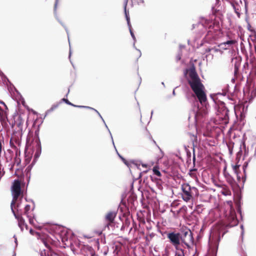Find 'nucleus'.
I'll use <instances>...</instances> for the list:
<instances>
[{"mask_svg":"<svg viewBox=\"0 0 256 256\" xmlns=\"http://www.w3.org/2000/svg\"><path fill=\"white\" fill-rule=\"evenodd\" d=\"M129 29H130V34H131V36H132L134 38V34L133 33V32H132V26H129Z\"/></svg>","mask_w":256,"mask_h":256,"instance_id":"25","label":"nucleus"},{"mask_svg":"<svg viewBox=\"0 0 256 256\" xmlns=\"http://www.w3.org/2000/svg\"><path fill=\"white\" fill-rule=\"evenodd\" d=\"M142 166L144 167H146V164H142Z\"/></svg>","mask_w":256,"mask_h":256,"instance_id":"36","label":"nucleus"},{"mask_svg":"<svg viewBox=\"0 0 256 256\" xmlns=\"http://www.w3.org/2000/svg\"><path fill=\"white\" fill-rule=\"evenodd\" d=\"M30 232L32 234H36L37 236H40V234L38 232H35L34 230H32V229H30Z\"/></svg>","mask_w":256,"mask_h":256,"instance_id":"23","label":"nucleus"},{"mask_svg":"<svg viewBox=\"0 0 256 256\" xmlns=\"http://www.w3.org/2000/svg\"><path fill=\"white\" fill-rule=\"evenodd\" d=\"M240 166L238 165H235L233 166V169L234 170L235 173L238 174V170L239 169Z\"/></svg>","mask_w":256,"mask_h":256,"instance_id":"22","label":"nucleus"},{"mask_svg":"<svg viewBox=\"0 0 256 256\" xmlns=\"http://www.w3.org/2000/svg\"><path fill=\"white\" fill-rule=\"evenodd\" d=\"M251 62L252 63V72L256 71V60H252Z\"/></svg>","mask_w":256,"mask_h":256,"instance_id":"20","label":"nucleus"},{"mask_svg":"<svg viewBox=\"0 0 256 256\" xmlns=\"http://www.w3.org/2000/svg\"><path fill=\"white\" fill-rule=\"evenodd\" d=\"M41 256H53V254L51 252H47L45 250H42L40 252Z\"/></svg>","mask_w":256,"mask_h":256,"instance_id":"16","label":"nucleus"},{"mask_svg":"<svg viewBox=\"0 0 256 256\" xmlns=\"http://www.w3.org/2000/svg\"><path fill=\"white\" fill-rule=\"evenodd\" d=\"M124 228V226L123 225L121 228V230H122Z\"/></svg>","mask_w":256,"mask_h":256,"instance_id":"35","label":"nucleus"},{"mask_svg":"<svg viewBox=\"0 0 256 256\" xmlns=\"http://www.w3.org/2000/svg\"><path fill=\"white\" fill-rule=\"evenodd\" d=\"M180 240L188 248L190 249L193 247L194 240L192 233L190 229L185 228L182 230Z\"/></svg>","mask_w":256,"mask_h":256,"instance_id":"4","label":"nucleus"},{"mask_svg":"<svg viewBox=\"0 0 256 256\" xmlns=\"http://www.w3.org/2000/svg\"><path fill=\"white\" fill-rule=\"evenodd\" d=\"M229 110L226 107L224 103L222 102L218 104L216 116L215 120L217 124H226L228 123Z\"/></svg>","mask_w":256,"mask_h":256,"instance_id":"2","label":"nucleus"},{"mask_svg":"<svg viewBox=\"0 0 256 256\" xmlns=\"http://www.w3.org/2000/svg\"><path fill=\"white\" fill-rule=\"evenodd\" d=\"M188 76V82L191 89L200 102L202 104H204L207 100L206 95L204 92L205 88L194 68L190 70Z\"/></svg>","mask_w":256,"mask_h":256,"instance_id":"1","label":"nucleus"},{"mask_svg":"<svg viewBox=\"0 0 256 256\" xmlns=\"http://www.w3.org/2000/svg\"><path fill=\"white\" fill-rule=\"evenodd\" d=\"M20 160H19V162H18V164L20 163Z\"/></svg>","mask_w":256,"mask_h":256,"instance_id":"39","label":"nucleus"},{"mask_svg":"<svg viewBox=\"0 0 256 256\" xmlns=\"http://www.w3.org/2000/svg\"><path fill=\"white\" fill-rule=\"evenodd\" d=\"M182 190V200L186 202H192V201L194 199V196H198V190L195 187H192L188 184H184L181 186Z\"/></svg>","mask_w":256,"mask_h":256,"instance_id":"3","label":"nucleus"},{"mask_svg":"<svg viewBox=\"0 0 256 256\" xmlns=\"http://www.w3.org/2000/svg\"><path fill=\"white\" fill-rule=\"evenodd\" d=\"M150 140L152 142H153L154 143H156V142L152 139V138L150 136Z\"/></svg>","mask_w":256,"mask_h":256,"instance_id":"29","label":"nucleus"},{"mask_svg":"<svg viewBox=\"0 0 256 256\" xmlns=\"http://www.w3.org/2000/svg\"><path fill=\"white\" fill-rule=\"evenodd\" d=\"M2 148V145L1 142L0 141V156H1Z\"/></svg>","mask_w":256,"mask_h":256,"instance_id":"27","label":"nucleus"},{"mask_svg":"<svg viewBox=\"0 0 256 256\" xmlns=\"http://www.w3.org/2000/svg\"><path fill=\"white\" fill-rule=\"evenodd\" d=\"M156 154L158 155L156 156V159L157 160H158L162 158L163 154L160 149L159 148H156Z\"/></svg>","mask_w":256,"mask_h":256,"instance_id":"15","label":"nucleus"},{"mask_svg":"<svg viewBox=\"0 0 256 256\" xmlns=\"http://www.w3.org/2000/svg\"><path fill=\"white\" fill-rule=\"evenodd\" d=\"M222 190L221 191V193L224 196H230L232 194V192L228 188V187L225 185H223L222 186Z\"/></svg>","mask_w":256,"mask_h":256,"instance_id":"11","label":"nucleus"},{"mask_svg":"<svg viewBox=\"0 0 256 256\" xmlns=\"http://www.w3.org/2000/svg\"><path fill=\"white\" fill-rule=\"evenodd\" d=\"M0 104H4L5 106H6V105L3 102H0Z\"/></svg>","mask_w":256,"mask_h":256,"instance_id":"33","label":"nucleus"},{"mask_svg":"<svg viewBox=\"0 0 256 256\" xmlns=\"http://www.w3.org/2000/svg\"><path fill=\"white\" fill-rule=\"evenodd\" d=\"M236 42V40H228L226 42H224L222 44H224V45H225V46L226 44H235Z\"/></svg>","mask_w":256,"mask_h":256,"instance_id":"21","label":"nucleus"},{"mask_svg":"<svg viewBox=\"0 0 256 256\" xmlns=\"http://www.w3.org/2000/svg\"><path fill=\"white\" fill-rule=\"evenodd\" d=\"M168 238L170 242L176 248L180 244V233L170 232L168 234Z\"/></svg>","mask_w":256,"mask_h":256,"instance_id":"7","label":"nucleus"},{"mask_svg":"<svg viewBox=\"0 0 256 256\" xmlns=\"http://www.w3.org/2000/svg\"><path fill=\"white\" fill-rule=\"evenodd\" d=\"M53 256H60L56 253H53Z\"/></svg>","mask_w":256,"mask_h":256,"instance_id":"30","label":"nucleus"},{"mask_svg":"<svg viewBox=\"0 0 256 256\" xmlns=\"http://www.w3.org/2000/svg\"><path fill=\"white\" fill-rule=\"evenodd\" d=\"M63 100L66 102L67 104L75 106V107H80V108H84V106H76L72 104L70 102H69L67 99L63 98Z\"/></svg>","mask_w":256,"mask_h":256,"instance_id":"19","label":"nucleus"},{"mask_svg":"<svg viewBox=\"0 0 256 256\" xmlns=\"http://www.w3.org/2000/svg\"><path fill=\"white\" fill-rule=\"evenodd\" d=\"M232 223L230 224V226H232L235 225H236L238 224V220L236 218L234 217V216H232Z\"/></svg>","mask_w":256,"mask_h":256,"instance_id":"18","label":"nucleus"},{"mask_svg":"<svg viewBox=\"0 0 256 256\" xmlns=\"http://www.w3.org/2000/svg\"><path fill=\"white\" fill-rule=\"evenodd\" d=\"M225 233H226V232H224L222 233V236H224V235L225 234Z\"/></svg>","mask_w":256,"mask_h":256,"instance_id":"37","label":"nucleus"},{"mask_svg":"<svg viewBox=\"0 0 256 256\" xmlns=\"http://www.w3.org/2000/svg\"><path fill=\"white\" fill-rule=\"evenodd\" d=\"M206 114L205 112H203V110H198V112H196L195 114V118L196 122H198L200 120V118L204 116Z\"/></svg>","mask_w":256,"mask_h":256,"instance_id":"12","label":"nucleus"},{"mask_svg":"<svg viewBox=\"0 0 256 256\" xmlns=\"http://www.w3.org/2000/svg\"><path fill=\"white\" fill-rule=\"evenodd\" d=\"M225 224L223 222H219L217 224L213 230V233L216 232L218 235V240H220V234L221 232H222L225 228Z\"/></svg>","mask_w":256,"mask_h":256,"instance_id":"10","label":"nucleus"},{"mask_svg":"<svg viewBox=\"0 0 256 256\" xmlns=\"http://www.w3.org/2000/svg\"><path fill=\"white\" fill-rule=\"evenodd\" d=\"M154 174L158 177H160L162 174L160 171V168L158 166H154L152 168Z\"/></svg>","mask_w":256,"mask_h":256,"instance_id":"14","label":"nucleus"},{"mask_svg":"<svg viewBox=\"0 0 256 256\" xmlns=\"http://www.w3.org/2000/svg\"><path fill=\"white\" fill-rule=\"evenodd\" d=\"M226 178V180L227 182L230 184L232 186H233L234 184L235 180L233 178L229 175L228 174H224Z\"/></svg>","mask_w":256,"mask_h":256,"instance_id":"13","label":"nucleus"},{"mask_svg":"<svg viewBox=\"0 0 256 256\" xmlns=\"http://www.w3.org/2000/svg\"><path fill=\"white\" fill-rule=\"evenodd\" d=\"M126 19L127 22H128V26H131V25L130 24V18L129 16H126Z\"/></svg>","mask_w":256,"mask_h":256,"instance_id":"24","label":"nucleus"},{"mask_svg":"<svg viewBox=\"0 0 256 256\" xmlns=\"http://www.w3.org/2000/svg\"><path fill=\"white\" fill-rule=\"evenodd\" d=\"M117 212L116 210H112L107 212L105 216V220L108 224L113 223L116 216Z\"/></svg>","mask_w":256,"mask_h":256,"instance_id":"9","label":"nucleus"},{"mask_svg":"<svg viewBox=\"0 0 256 256\" xmlns=\"http://www.w3.org/2000/svg\"><path fill=\"white\" fill-rule=\"evenodd\" d=\"M177 250L178 251L176 252L175 256H185L184 250L182 248Z\"/></svg>","mask_w":256,"mask_h":256,"instance_id":"17","label":"nucleus"},{"mask_svg":"<svg viewBox=\"0 0 256 256\" xmlns=\"http://www.w3.org/2000/svg\"><path fill=\"white\" fill-rule=\"evenodd\" d=\"M34 208L35 204L34 202H32L25 206L23 212V214L28 218L30 224L32 225H34Z\"/></svg>","mask_w":256,"mask_h":256,"instance_id":"6","label":"nucleus"},{"mask_svg":"<svg viewBox=\"0 0 256 256\" xmlns=\"http://www.w3.org/2000/svg\"><path fill=\"white\" fill-rule=\"evenodd\" d=\"M237 178H238V180H240V176H237Z\"/></svg>","mask_w":256,"mask_h":256,"instance_id":"34","label":"nucleus"},{"mask_svg":"<svg viewBox=\"0 0 256 256\" xmlns=\"http://www.w3.org/2000/svg\"><path fill=\"white\" fill-rule=\"evenodd\" d=\"M42 242H43L44 244V245L46 246H46V242L44 240H42Z\"/></svg>","mask_w":256,"mask_h":256,"instance_id":"32","label":"nucleus"},{"mask_svg":"<svg viewBox=\"0 0 256 256\" xmlns=\"http://www.w3.org/2000/svg\"><path fill=\"white\" fill-rule=\"evenodd\" d=\"M12 210L18 222V225L22 231H23L24 230V228H25L27 230H28V226L26 224L25 222V220L24 218L22 216L21 214H16L14 210V208L12 209Z\"/></svg>","mask_w":256,"mask_h":256,"instance_id":"8","label":"nucleus"},{"mask_svg":"<svg viewBox=\"0 0 256 256\" xmlns=\"http://www.w3.org/2000/svg\"><path fill=\"white\" fill-rule=\"evenodd\" d=\"M12 192L13 194V199L11 202V209L15 205L18 198L21 194L20 182L18 180H15L12 186Z\"/></svg>","mask_w":256,"mask_h":256,"instance_id":"5","label":"nucleus"},{"mask_svg":"<svg viewBox=\"0 0 256 256\" xmlns=\"http://www.w3.org/2000/svg\"><path fill=\"white\" fill-rule=\"evenodd\" d=\"M254 50H255V52H256V46H254Z\"/></svg>","mask_w":256,"mask_h":256,"instance_id":"38","label":"nucleus"},{"mask_svg":"<svg viewBox=\"0 0 256 256\" xmlns=\"http://www.w3.org/2000/svg\"><path fill=\"white\" fill-rule=\"evenodd\" d=\"M156 180H157L158 184V187L160 188V186H162L160 184V180L158 178V179H156Z\"/></svg>","mask_w":256,"mask_h":256,"instance_id":"28","label":"nucleus"},{"mask_svg":"<svg viewBox=\"0 0 256 256\" xmlns=\"http://www.w3.org/2000/svg\"><path fill=\"white\" fill-rule=\"evenodd\" d=\"M238 70V68H236V66H235L234 72L236 73L237 72Z\"/></svg>","mask_w":256,"mask_h":256,"instance_id":"31","label":"nucleus"},{"mask_svg":"<svg viewBox=\"0 0 256 256\" xmlns=\"http://www.w3.org/2000/svg\"><path fill=\"white\" fill-rule=\"evenodd\" d=\"M126 4L125 6H124V12H125L126 16H128V12L126 11Z\"/></svg>","mask_w":256,"mask_h":256,"instance_id":"26","label":"nucleus"}]
</instances>
